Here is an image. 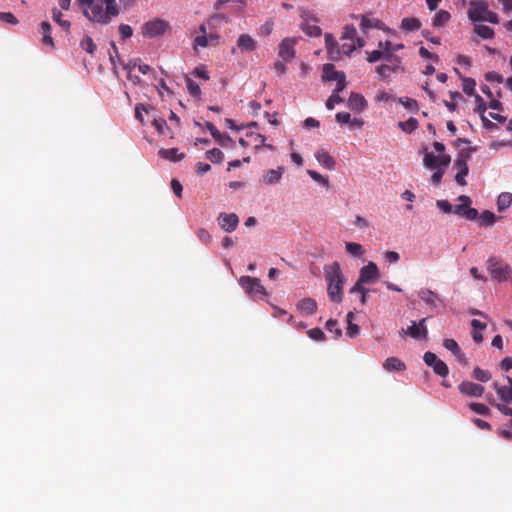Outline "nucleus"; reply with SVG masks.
<instances>
[{"instance_id": "f257e3e1", "label": "nucleus", "mask_w": 512, "mask_h": 512, "mask_svg": "<svg viewBox=\"0 0 512 512\" xmlns=\"http://www.w3.org/2000/svg\"><path fill=\"white\" fill-rule=\"evenodd\" d=\"M120 13L116 0H96L91 10H83L90 21L102 25L109 24Z\"/></svg>"}, {"instance_id": "f03ea898", "label": "nucleus", "mask_w": 512, "mask_h": 512, "mask_svg": "<svg viewBox=\"0 0 512 512\" xmlns=\"http://www.w3.org/2000/svg\"><path fill=\"white\" fill-rule=\"evenodd\" d=\"M324 277L327 282V294L332 302L342 301L343 275L338 262L324 267Z\"/></svg>"}, {"instance_id": "7ed1b4c3", "label": "nucleus", "mask_w": 512, "mask_h": 512, "mask_svg": "<svg viewBox=\"0 0 512 512\" xmlns=\"http://www.w3.org/2000/svg\"><path fill=\"white\" fill-rule=\"evenodd\" d=\"M475 151L476 147H470L467 149H462L457 155V158L454 163V168L458 170L455 175V181L461 186L467 184L465 177L469 173L468 161L471 158V154Z\"/></svg>"}, {"instance_id": "20e7f679", "label": "nucleus", "mask_w": 512, "mask_h": 512, "mask_svg": "<svg viewBox=\"0 0 512 512\" xmlns=\"http://www.w3.org/2000/svg\"><path fill=\"white\" fill-rule=\"evenodd\" d=\"M487 269L493 279L504 282L511 276V267L499 257H490L487 261Z\"/></svg>"}, {"instance_id": "39448f33", "label": "nucleus", "mask_w": 512, "mask_h": 512, "mask_svg": "<svg viewBox=\"0 0 512 512\" xmlns=\"http://www.w3.org/2000/svg\"><path fill=\"white\" fill-rule=\"evenodd\" d=\"M240 286L254 300H262L266 296V289L261 285L260 279L251 276H241Z\"/></svg>"}, {"instance_id": "423d86ee", "label": "nucleus", "mask_w": 512, "mask_h": 512, "mask_svg": "<svg viewBox=\"0 0 512 512\" xmlns=\"http://www.w3.org/2000/svg\"><path fill=\"white\" fill-rule=\"evenodd\" d=\"M386 62L379 65L376 68V72L379 77L383 80H386L391 76V74L399 73L404 71V67L402 65V60L399 56H390L388 55L384 59Z\"/></svg>"}, {"instance_id": "0eeeda50", "label": "nucleus", "mask_w": 512, "mask_h": 512, "mask_svg": "<svg viewBox=\"0 0 512 512\" xmlns=\"http://www.w3.org/2000/svg\"><path fill=\"white\" fill-rule=\"evenodd\" d=\"M379 276L380 273L377 265L369 261L367 265L360 269L358 280L355 283V289H359L360 285L364 286L365 284L373 283Z\"/></svg>"}, {"instance_id": "6e6552de", "label": "nucleus", "mask_w": 512, "mask_h": 512, "mask_svg": "<svg viewBox=\"0 0 512 512\" xmlns=\"http://www.w3.org/2000/svg\"><path fill=\"white\" fill-rule=\"evenodd\" d=\"M169 29V24L162 19H153L146 22L142 27L144 37L155 38L163 35Z\"/></svg>"}, {"instance_id": "1a4fd4ad", "label": "nucleus", "mask_w": 512, "mask_h": 512, "mask_svg": "<svg viewBox=\"0 0 512 512\" xmlns=\"http://www.w3.org/2000/svg\"><path fill=\"white\" fill-rule=\"evenodd\" d=\"M489 4L485 0H471L469 2L468 17L473 22L482 21L485 18Z\"/></svg>"}, {"instance_id": "9d476101", "label": "nucleus", "mask_w": 512, "mask_h": 512, "mask_svg": "<svg viewBox=\"0 0 512 512\" xmlns=\"http://www.w3.org/2000/svg\"><path fill=\"white\" fill-rule=\"evenodd\" d=\"M423 360L426 365L433 368L435 374L440 377H446L449 373V368L442 360L438 359L436 354L428 351L424 354Z\"/></svg>"}, {"instance_id": "9b49d317", "label": "nucleus", "mask_w": 512, "mask_h": 512, "mask_svg": "<svg viewBox=\"0 0 512 512\" xmlns=\"http://www.w3.org/2000/svg\"><path fill=\"white\" fill-rule=\"evenodd\" d=\"M426 318L420 320L417 325L416 322H412V326L408 327L406 330L401 329L399 332L401 336L409 335L414 339H426L428 335L427 327L425 326Z\"/></svg>"}, {"instance_id": "f8f14e48", "label": "nucleus", "mask_w": 512, "mask_h": 512, "mask_svg": "<svg viewBox=\"0 0 512 512\" xmlns=\"http://www.w3.org/2000/svg\"><path fill=\"white\" fill-rule=\"evenodd\" d=\"M508 385H499L497 382L492 384L493 389L496 391L498 397L503 404L510 403L512 401V378L507 376Z\"/></svg>"}, {"instance_id": "ddd939ff", "label": "nucleus", "mask_w": 512, "mask_h": 512, "mask_svg": "<svg viewBox=\"0 0 512 512\" xmlns=\"http://www.w3.org/2000/svg\"><path fill=\"white\" fill-rule=\"evenodd\" d=\"M420 299L432 309H436L438 304H443L444 300L440 295L430 289H422L419 291Z\"/></svg>"}, {"instance_id": "4468645a", "label": "nucleus", "mask_w": 512, "mask_h": 512, "mask_svg": "<svg viewBox=\"0 0 512 512\" xmlns=\"http://www.w3.org/2000/svg\"><path fill=\"white\" fill-rule=\"evenodd\" d=\"M458 389L462 394L473 397H481L485 391L482 385L470 381H463L459 384Z\"/></svg>"}, {"instance_id": "2eb2a0df", "label": "nucleus", "mask_w": 512, "mask_h": 512, "mask_svg": "<svg viewBox=\"0 0 512 512\" xmlns=\"http://www.w3.org/2000/svg\"><path fill=\"white\" fill-rule=\"evenodd\" d=\"M218 219L220 221L219 224L221 228L228 233L233 232L237 228L239 223V218L235 213H221Z\"/></svg>"}, {"instance_id": "dca6fc26", "label": "nucleus", "mask_w": 512, "mask_h": 512, "mask_svg": "<svg viewBox=\"0 0 512 512\" xmlns=\"http://www.w3.org/2000/svg\"><path fill=\"white\" fill-rule=\"evenodd\" d=\"M295 40L292 38H285L279 45V57L284 61H289L295 56Z\"/></svg>"}, {"instance_id": "f3484780", "label": "nucleus", "mask_w": 512, "mask_h": 512, "mask_svg": "<svg viewBox=\"0 0 512 512\" xmlns=\"http://www.w3.org/2000/svg\"><path fill=\"white\" fill-rule=\"evenodd\" d=\"M325 45L328 57L331 60H339L341 58V51L334 36L330 33L325 34Z\"/></svg>"}, {"instance_id": "a211bd4d", "label": "nucleus", "mask_w": 512, "mask_h": 512, "mask_svg": "<svg viewBox=\"0 0 512 512\" xmlns=\"http://www.w3.org/2000/svg\"><path fill=\"white\" fill-rule=\"evenodd\" d=\"M360 28L363 33H367L369 29L375 28L384 30L385 24L378 18L370 17L369 15H362L360 21Z\"/></svg>"}, {"instance_id": "6ab92c4d", "label": "nucleus", "mask_w": 512, "mask_h": 512, "mask_svg": "<svg viewBox=\"0 0 512 512\" xmlns=\"http://www.w3.org/2000/svg\"><path fill=\"white\" fill-rule=\"evenodd\" d=\"M257 48V42L249 34H241L237 39V49L241 52H253Z\"/></svg>"}, {"instance_id": "aec40b11", "label": "nucleus", "mask_w": 512, "mask_h": 512, "mask_svg": "<svg viewBox=\"0 0 512 512\" xmlns=\"http://www.w3.org/2000/svg\"><path fill=\"white\" fill-rule=\"evenodd\" d=\"M315 158L324 168L328 170H334L336 161L325 149H318L315 152Z\"/></svg>"}, {"instance_id": "412c9836", "label": "nucleus", "mask_w": 512, "mask_h": 512, "mask_svg": "<svg viewBox=\"0 0 512 512\" xmlns=\"http://www.w3.org/2000/svg\"><path fill=\"white\" fill-rule=\"evenodd\" d=\"M206 128L211 133V136L221 145L227 146L233 143V139L228 134H221L216 126L211 122H206Z\"/></svg>"}, {"instance_id": "4be33fe9", "label": "nucleus", "mask_w": 512, "mask_h": 512, "mask_svg": "<svg viewBox=\"0 0 512 512\" xmlns=\"http://www.w3.org/2000/svg\"><path fill=\"white\" fill-rule=\"evenodd\" d=\"M297 309L303 315H313L317 311V303L312 298H303L298 302Z\"/></svg>"}, {"instance_id": "5701e85b", "label": "nucleus", "mask_w": 512, "mask_h": 512, "mask_svg": "<svg viewBox=\"0 0 512 512\" xmlns=\"http://www.w3.org/2000/svg\"><path fill=\"white\" fill-rule=\"evenodd\" d=\"M348 106L355 112H361L366 108L367 101L361 94L353 92L348 99Z\"/></svg>"}, {"instance_id": "b1692460", "label": "nucleus", "mask_w": 512, "mask_h": 512, "mask_svg": "<svg viewBox=\"0 0 512 512\" xmlns=\"http://www.w3.org/2000/svg\"><path fill=\"white\" fill-rule=\"evenodd\" d=\"M384 369L387 371H404L406 365L400 359L396 357H389L383 363Z\"/></svg>"}, {"instance_id": "393cba45", "label": "nucleus", "mask_w": 512, "mask_h": 512, "mask_svg": "<svg viewBox=\"0 0 512 512\" xmlns=\"http://www.w3.org/2000/svg\"><path fill=\"white\" fill-rule=\"evenodd\" d=\"M51 25L44 21L40 25V33L42 34V43L44 45L50 46L51 48H54V41L51 36Z\"/></svg>"}, {"instance_id": "a878e982", "label": "nucleus", "mask_w": 512, "mask_h": 512, "mask_svg": "<svg viewBox=\"0 0 512 512\" xmlns=\"http://www.w3.org/2000/svg\"><path fill=\"white\" fill-rule=\"evenodd\" d=\"M246 138L251 142V145H253L255 148H260L262 146H266L268 149L272 150V145H266L265 140L266 137L262 134L255 133V132H247Z\"/></svg>"}, {"instance_id": "bb28decb", "label": "nucleus", "mask_w": 512, "mask_h": 512, "mask_svg": "<svg viewBox=\"0 0 512 512\" xmlns=\"http://www.w3.org/2000/svg\"><path fill=\"white\" fill-rule=\"evenodd\" d=\"M451 15L446 10H439L433 17L432 25L436 28L444 27L450 21Z\"/></svg>"}, {"instance_id": "cd10ccee", "label": "nucleus", "mask_w": 512, "mask_h": 512, "mask_svg": "<svg viewBox=\"0 0 512 512\" xmlns=\"http://www.w3.org/2000/svg\"><path fill=\"white\" fill-rule=\"evenodd\" d=\"M283 168L278 167L277 169H271L267 171V173L263 176V182L265 184H275L278 183L282 178Z\"/></svg>"}, {"instance_id": "c85d7f7f", "label": "nucleus", "mask_w": 512, "mask_h": 512, "mask_svg": "<svg viewBox=\"0 0 512 512\" xmlns=\"http://www.w3.org/2000/svg\"><path fill=\"white\" fill-rule=\"evenodd\" d=\"M160 157L171 160V161H180L184 159L185 154L179 153L177 148H170V149H160L159 150Z\"/></svg>"}, {"instance_id": "c756f323", "label": "nucleus", "mask_w": 512, "mask_h": 512, "mask_svg": "<svg viewBox=\"0 0 512 512\" xmlns=\"http://www.w3.org/2000/svg\"><path fill=\"white\" fill-rule=\"evenodd\" d=\"M341 73L344 72L336 71L333 64L327 63L323 66L322 78L326 81H335Z\"/></svg>"}, {"instance_id": "7c9ffc66", "label": "nucleus", "mask_w": 512, "mask_h": 512, "mask_svg": "<svg viewBox=\"0 0 512 512\" xmlns=\"http://www.w3.org/2000/svg\"><path fill=\"white\" fill-rule=\"evenodd\" d=\"M421 27V22L415 17H406L401 21V28L405 31H417Z\"/></svg>"}, {"instance_id": "2f4dec72", "label": "nucleus", "mask_w": 512, "mask_h": 512, "mask_svg": "<svg viewBox=\"0 0 512 512\" xmlns=\"http://www.w3.org/2000/svg\"><path fill=\"white\" fill-rule=\"evenodd\" d=\"M512 203V194L509 192H503L498 196L497 208L500 212L506 210Z\"/></svg>"}, {"instance_id": "473e14b6", "label": "nucleus", "mask_w": 512, "mask_h": 512, "mask_svg": "<svg viewBox=\"0 0 512 512\" xmlns=\"http://www.w3.org/2000/svg\"><path fill=\"white\" fill-rule=\"evenodd\" d=\"M474 31L483 39H491L494 37V30L486 25L476 24Z\"/></svg>"}, {"instance_id": "72a5a7b5", "label": "nucleus", "mask_w": 512, "mask_h": 512, "mask_svg": "<svg viewBox=\"0 0 512 512\" xmlns=\"http://www.w3.org/2000/svg\"><path fill=\"white\" fill-rule=\"evenodd\" d=\"M62 16H63V14L57 8H54L52 10V18H53V20L55 22H57L59 24V26L62 27L65 31H69L70 27H71V23L68 20H63Z\"/></svg>"}, {"instance_id": "f704fd0d", "label": "nucleus", "mask_w": 512, "mask_h": 512, "mask_svg": "<svg viewBox=\"0 0 512 512\" xmlns=\"http://www.w3.org/2000/svg\"><path fill=\"white\" fill-rule=\"evenodd\" d=\"M353 317H354L353 312H348V314H347V324L348 325H347L346 334L351 338L355 337L359 333V326L352 322Z\"/></svg>"}, {"instance_id": "c9c22d12", "label": "nucleus", "mask_w": 512, "mask_h": 512, "mask_svg": "<svg viewBox=\"0 0 512 512\" xmlns=\"http://www.w3.org/2000/svg\"><path fill=\"white\" fill-rule=\"evenodd\" d=\"M496 215L489 211L485 210L480 215V225L481 226H492L496 222Z\"/></svg>"}, {"instance_id": "e433bc0d", "label": "nucleus", "mask_w": 512, "mask_h": 512, "mask_svg": "<svg viewBox=\"0 0 512 512\" xmlns=\"http://www.w3.org/2000/svg\"><path fill=\"white\" fill-rule=\"evenodd\" d=\"M185 82L189 94L195 98L200 97L201 89L199 85L188 76H185Z\"/></svg>"}, {"instance_id": "4c0bfd02", "label": "nucleus", "mask_w": 512, "mask_h": 512, "mask_svg": "<svg viewBox=\"0 0 512 512\" xmlns=\"http://www.w3.org/2000/svg\"><path fill=\"white\" fill-rule=\"evenodd\" d=\"M80 47L89 54H93L97 48L93 39L87 35L80 41Z\"/></svg>"}, {"instance_id": "58836bf2", "label": "nucleus", "mask_w": 512, "mask_h": 512, "mask_svg": "<svg viewBox=\"0 0 512 512\" xmlns=\"http://www.w3.org/2000/svg\"><path fill=\"white\" fill-rule=\"evenodd\" d=\"M357 30L353 25H346L343 28L341 40L343 41H355Z\"/></svg>"}, {"instance_id": "ea45409f", "label": "nucleus", "mask_w": 512, "mask_h": 512, "mask_svg": "<svg viewBox=\"0 0 512 512\" xmlns=\"http://www.w3.org/2000/svg\"><path fill=\"white\" fill-rule=\"evenodd\" d=\"M472 375L476 380L481 382H488L491 379V373L479 367L474 368Z\"/></svg>"}, {"instance_id": "a19ab883", "label": "nucleus", "mask_w": 512, "mask_h": 512, "mask_svg": "<svg viewBox=\"0 0 512 512\" xmlns=\"http://www.w3.org/2000/svg\"><path fill=\"white\" fill-rule=\"evenodd\" d=\"M308 175L316 182H318L319 184L323 185L324 187H326L327 189L329 188V179L327 176H323L321 175L320 173H318L317 171H314V170H308L307 171Z\"/></svg>"}, {"instance_id": "79ce46f5", "label": "nucleus", "mask_w": 512, "mask_h": 512, "mask_svg": "<svg viewBox=\"0 0 512 512\" xmlns=\"http://www.w3.org/2000/svg\"><path fill=\"white\" fill-rule=\"evenodd\" d=\"M398 126L404 131V132H407V133H411L413 132L417 126H418V121L415 119V118H409L407 121L405 122H399Z\"/></svg>"}, {"instance_id": "37998d69", "label": "nucleus", "mask_w": 512, "mask_h": 512, "mask_svg": "<svg viewBox=\"0 0 512 512\" xmlns=\"http://www.w3.org/2000/svg\"><path fill=\"white\" fill-rule=\"evenodd\" d=\"M206 156L212 163H220L223 160L224 155L220 149L213 148L206 152Z\"/></svg>"}, {"instance_id": "c03bdc74", "label": "nucleus", "mask_w": 512, "mask_h": 512, "mask_svg": "<svg viewBox=\"0 0 512 512\" xmlns=\"http://www.w3.org/2000/svg\"><path fill=\"white\" fill-rule=\"evenodd\" d=\"M346 251L352 256H361L363 254V248L360 244L354 242H348L345 245Z\"/></svg>"}, {"instance_id": "a18cd8bd", "label": "nucleus", "mask_w": 512, "mask_h": 512, "mask_svg": "<svg viewBox=\"0 0 512 512\" xmlns=\"http://www.w3.org/2000/svg\"><path fill=\"white\" fill-rule=\"evenodd\" d=\"M470 409L473 410L475 413L483 416H489L491 411L488 406L482 403H470L469 405Z\"/></svg>"}, {"instance_id": "49530a36", "label": "nucleus", "mask_w": 512, "mask_h": 512, "mask_svg": "<svg viewBox=\"0 0 512 512\" xmlns=\"http://www.w3.org/2000/svg\"><path fill=\"white\" fill-rule=\"evenodd\" d=\"M475 86L476 82L474 79L468 77L463 79L462 89L468 96L474 95Z\"/></svg>"}, {"instance_id": "de8ad7c7", "label": "nucleus", "mask_w": 512, "mask_h": 512, "mask_svg": "<svg viewBox=\"0 0 512 512\" xmlns=\"http://www.w3.org/2000/svg\"><path fill=\"white\" fill-rule=\"evenodd\" d=\"M399 102L408 110L412 112L418 111V103L415 99L409 97H401L399 98Z\"/></svg>"}, {"instance_id": "09e8293b", "label": "nucleus", "mask_w": 512, "mask_h": 512, "mask_svg": "<svg viewBox=\"0 0 512 512\" xmlns=\"http://www.w3.org/2000/svg\"><path fill=\"white\" fill-rule=\"evenodd\" d=\"M367 61L369 63H374L379 61L380 59H385V53L379 48V50H374L372 52H366Z\"/></svg>"}, {"instance_id": "8fccbe9b", "label": "nucleus", "mask_w": 512, "mask_h": 512, "mask_svg": "<svg viewBox=\"0 0 512 512\" xmlns=\"http://www.w3.org/2000/svg\"><path fill=\"white\" fill-rule=\"evenodd\" d=\"M369 292V289L366 288L363 285H360L359 289H355V284L350 289V293H359L360 294V302L362 305H365L367 303V293Z\"/></svg>"}, {"instance_id": "3c124183", "label": "nucleus", "mask_w": 512, "mask_h": 512, "mask_svg": "<svg viewBox=\"0 0 512 512\" xmlns=\"http://www.w3.org/2000/svg\"><path fill=\"white\" fill-rule=\"evenodd\" d=\"M302 29L307 35L311 37H317L321 34V28L317 25L305 24L303 25Z\"/></svg>"}, {"instance_id": "603ef678", "label": "nucleus", "mask_w": 512, "mask_h": 512, "mask_svg": "<svg viewBox=\"0 0 512 512\" xmlns=\"http://www.w3.org/2000/svg\"><path fill=\"white\" fill-rule=\"evenodd\" d=\"M343 102L342 97L339 94L333 92L332 95L326 101V107L329 110L334 109L336 104H340Z\"/></svg>"}, {"instance_id": "864d4df0", "label": "nucleus", "mask_w": 512, "mask_h": 512, "mask_svg": "<svg viewBox=\"0 0 512 512\" xmlns=\"http://www.w3.org/2000/svg\"><path fill=\"white\" fill-rule=\"evenodd\" d=\"M307 335L315 341H322L325 339V334L320 328H313L307 331Z\"/></svg>"}, {"instance_id": "5fc2aeb1", "label": "nucleus", "mask_w": 512, "mask_h": 512, "mask_svg": "<svg viewBox=\"0 0 512 512\" xmlns=\"http://www.w3.org/2000/svg\"><path fill=\"white\" fill-rule=\"evenodd\" d=\"M443 346L449 350L450 352L453 353V355L455 353H459V350H460V347L458 345V343L454 340V339H445L443 341Z\"/></svg>"}, {"instance_id": "6e6d98bb", "label": "nucleus", "mask_w": 512, "mask_h": 512, "mask_svg": "<svg viewBox=\"0 0 512 512\" xmlns=\"http://www.w3.org/2000/svg\"><path fill=\"white\" fill-rule=\"evenodd\" d=\"M393 45L390 41H385V42H382L380 41L378 43V47L385 53V57H387L388 55L390 56H397L396 54L393 53Z\"/></svg>"}, {"instance_id": "4d7b16f0", "label": "nucleus", "mask_w": 512, "mask_h": 512, "mask_svg": "<svg viewBox=\"0 0 512 512\" xmlns=\"http://www.w3.org/2000/svg\"><path fill=\"white\" fill-rule=\"evenodd\" d=\"M424 163L429 168H436L438 166V157L433 153H426L424 156Z\"/></svg>"}, {"instance_id": "13d9d810", "label": "nucleus", "mask_w": 512, "mask_h": 512, "mask_svg": "<svg viewBox=\"0 0 512 512\" xmlns=\"http://www.w3.org/2000/svg\"><path fill=\"white\" fill-rule=\"evenodd\" d=\"M326 329L329 332H334L337 337H340L342 334V330L340 328H338V322L334 319H329L326 322Z\"/></svg>"}, {"instance_id": "bf43d9fd", "label": "nucleus", "mask_w": 512, "mask_h": 512, "mask_svg": "<svg viewBox=\"0 0 512 512\" xmlns=\"http://www.w3.org/2000/svg\"><path fill=\"white\" fill-rule=\"evenodd\" d=\"M0 21L12 25L18 24V19L11 12H0Z\"/></svg>"}, {"instance_id": "052dcab7", "label": "nucleus", "mask_w": 512, "mask_h": 512, "mask_svg": "<svg viewBox=\"0 0 512 512\" xmlns=\"http://www.w3.org/2000/svg\"><path fill=\"white\" fill-rule=\"evenodd\" d=\"M356 49L355 41L344 42L341 45V54L349 56Z\"/></svg>"}, {"instance_id": "680f3d73", "label": "nucleus", "mask_w": 512, "mask_h": 512, "mask_svg": "<svg viewBox=\"0 0 512 512\" xmlns=\"http://www.w3.org/2000/svg\"><path fill=\"white\" fill-rule=\"evenodd\" d=\"M152 125L155 127L159 134H164V129L167 127V123L163 118H154Z\"/></svg>"}, {"instance_id": "e2e57ef3", "label": "nucleus", "mask_w": 512, "mask_h": 512, "mask_svg": "<svg viewBox=\"0 0 512 512\" xmlns=\"http://www.w3.org/2000/svg\"><path fill=\"white\" fill-rule=\"evenodd\" d=\"M119 33L121 35L122 39H128L133 35L132 28L127 24H120L119 25Z\"/></svg>"}, {"instance_id": "0e129e2a", "label": "nucleus", "mask_w": 512, "mask_h": 512, "mask_svg": "<svg viewBox=\"0 0 512 512\" xmlns=\"http://www.w3.org/2000/svg\"><path fill=\"white\" fill-rule=\"evenodd\" d=\"M335 81L337 82V86H336V89L333 92L339 94L346 87V75H345V73H341Z\"/></svg>"}, {"instance_id": "69168bd1", "label": "nucleus", "mask_w": 512, "mask_h": 512, "mask_svg": "<svg viewBox=\"0 0 512 512\" xmlns=\"http://www.w3.org/2000/svg\"><path fill=\"white\" fill-rule=\"evenodd\" d=\"M436 205L444 213H451L454 209L448 200H437Z\"/></svg>"}, {"instance_id": "338daca9", "label": "nucleus", "mask_w": 512, "mask_h": 512, "mask_svg": "<svg viewBox=\"0 0 512 512\" xmlns=\"http://www.w3.org/2000/svg\"><path fill=\"white\" fill-rule=\"evenodd\" d=\"M475 100L477 102L476 111L480 114V116L485 115V111L487 109V105L483 101L482 97L478 94L475 95Z\"/></svg>"}, {"instance_id": "774afa93", "label": "nucleus", "mask_w": 512, "mask_h": 512, "mask_svg": "<svg viewBox=\"0 0 512 512\" xmlns=\"http://www.w3.org/2000/svg\"><path fill=\"white\" fill-rule=\"evenodd\" d=\"M194 74L205 81L209 80L208 71L204 65L196 67L194 70Z\"/></svg>"}]
</instances>
